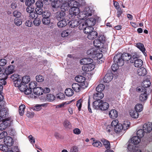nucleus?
Returning a JSON list of instances; mask_svg holds the SVG:
<instances>
[{
	"label": "nucleus",
	"instance_id": "11",
	"mask_svg": "<svg viewBox=\"0 0 152 152\" xmlns=\"http://www.w3.org/2000/svg\"><path fill=\"white\" fill-rule=\"evenodd\" d=\"M103 56L102 54L96 50L95 53L94 54L93 58L95 60H97L100 63H102L103 62V58H102Z\"/></svg>",
	"mask_w": 152,
	"mask_h": 152
},
{
	"label": "nucleus",
	"instance_id": "47",
	"mask_svg": "<svg viewBox=\"0 0 152 152\" xmlns=\"http://www.w3.org/2000/svg\"><path fill=\"white\" fill-rule=\"evenodd\" d=\"M25 106L24 104H22L19 106V112L21 115H23L24 113Z\"/></svg>",
	"mask_w": 152,
	"mask_h": 152
},
{
	"label": "nucleus",
	"instance_id": "25",
	"mask_svg": "<svg viewBox=\"0 0 152 152\" xmlns=\"http://www.w3.org/2000/svg\"><path fill=\"white\" fill-rule=\"evenodd\" d=\"M42 88L41 87H37L33 90L34 93L36 95H40L43 94Z\"/></svg>",
	"mask_w": 152,
	"mask_h": 152
},
{
	"label": "nucleus",
	"instance_id": "18",
	"mask_svg": "<svg viewBox=\"0 0 152 152\" xmlns=\"http://www.w3.org/2000/svg\"><path fill=\"white\" fill-rule=\"evenodd\" d=\"M75 80L77 82L81 83L82 86L85 85V78L82 75H78L75 78Z\"/></svg>",
	"mask_w": 152,
	"mask_h": 152
},
{
	"label": "nucleus",
	"instance_id": "30",
	"mask_svg": "<svg viewBox=\"0 0 152 152\" xmlns=\"http://www.w3.org/2000/svg\"><path fill=\"white\" fill-rule=\"evenodd\" d=\"M94 45L97 48H102L103 47L102 42L99 40L98 38L93 42Z\"/></svg>",
	"mask_w": 152,
	"mask_h": 152
},
{
	"label": "nucleus",
	"instance_id": "1",
	"mask_svg": "<svg viewBox=\"0 0 152 152\" xmlns=\"http://www.w3.org/2000/svg\"><path fill=\"white\" fill-rule=\"evenodd\" d=\"M60 7L61 9L64 10V11L68 10L69 7L71 8L75 9L79 7V3L74 0H62L60 1Z\"/></svg>",
	"mask_w": 152,
	"mask_h": 152
},
{
	"label": "nucleus",
	"instance_id": "46",
	"mask_svg": "<svg viewBox=\"0 0 152 152\" xmlns=\"http://www.w3.org/2000/svg\"><path fill=\"white\" fill-rule=\"evenodd\" d=\"M45 104H36L34 107L33 110L38 111L42 109V107H44L46 105Z\"/></svg>",
	"mask_w": 152,
	"mask_h": 152
},
{
	"label": "nucleus",
	"instance_id": "63",
	"mask_svg": "<svg viewBox=\"0 0 152 152\" xmlns=\"http://www.w3.org/2000/svg\"><path fill=\"white\" fill-rule=\"evenodd\" d=\"M36 8H42L43 6V3L42 1H39L36 2Z\"/></svg>",
	"mask_w": 152,
	"mask_h": 152
},
{
	"label": "nucleus",
	"instance_id": "36",
	"mask_svg": "<svg viewBox=\"0 0 152 152\" xmlns=\"http://www.w3.org/2000/svg\"><path fill=\"white\" fill-rule=\"evenodd\" d=\"M101 141L106 149H110V144L109 142L104 139H102Z\"/></svg>",
	"mask_w": 152,
	"mask_h": 152
},
{
	"label": "nucleus",
	"instance_id": "28",
	"mask_svg": "<svg viewBox=\"0 0 152 152\" xmlns=\"http://www.w3.org/2000/svg\"><path fill=\"white\" fill-rule=\"evenodd\" d=\"M109 107V104L106 102H104L102 101L101 105L100 106V110H107Z\"/></svg>",
	"mask_w": 152,
	"mask_h": 152
},
{
	"label": "nucleus",
	"instance_id": "19",
	"mask_svg": "<svg viewBox=\"0 0 152 152\" xmlns=\"http://www.w3.org/2000/svg\"><path fill=\"white\" fill-rule=\"evenodd\" d=\"M122 55L123 58L124 59V62L125 61H128L130 60V62L132 61L133 59H132V56L129 53H124Z\"/></svg>",
	"mask_w": 152,
	"mask_h": 152
},
{
	"label": "nucleus",
	"instance_id": "21",
	"mask_svg": "<svg viewBox=\"0 0 152 152\" xmlns=\"http://www.w3.org/2000/svg\"><path fill=\"white\" fill-rule=\"evenodd\" d=\"M93 60L89 58H85L80 60V63L82 64H84L85 65L89 64V63H92Z\"/></svg>",
	"mask_w": 152,
	"mask_h": 152
},
{
	"label": "nucleus",
	"instance_id": "17",
	"mask_svg": "<svg viewBox=\"0 0 152 152\" xmlns=\"http://www.w3.org/2000/svg\"><path fill=\"white\" fill-rule=\"evenodd\" d=\"M113 78V75L112 73L106 74L104 77L103 81L105 83H109L110 82Z\"/></svg>",
	"mask_w": 152,
	"mask_h": 152
},
{
	"label": "nucleus",
	"instance_id": "56",
	"mask_svg": "<svg viewBox=\"0 0 152 152\" xmlns=\"http://www.w3.org/2000/svg\"><path fill=\"white\" fill-rule=\"evenodd\" d=\"M8 149V148L7 146L4 145V144H0V150L4 152H7Z\"/></svg>",
	"mask_w": 152,
	"mask_h": 152
},
{
	"label": "nucleus",
	"instance_id": "64",
	"mask_svg": "<svg viewBox=\"0 0 152 152\" xmlns=\"http://www.w3.org/2000/svg\"><path fill=\"white\" fill-rule=\"evenodd\" d=\"M36 80L39 82H42L44 79V77L40 75L36 76Z\"/></svg>",
	"mask_w": 152,
	"mask_h": 152
},
{
	"label": "nucleus",
	"instance_id": "2",
	"mask_svg": "<svg viewBox=\"0 0 152 152\" xmlns=\"http://www.w3.org/2000/svg\"><path fill=\"white\" fill-rule=\"evenodd\" d=\"M141 138L138 136L133 137L131 139V142L128 145L129 152H142L136 146V145L139 143L141 141Z\"/></svg>",
	"mask_w": 152,
	"mask_h": 152
},
{
	"label": "nucleus",
	"instance_id": "53",
	"mask_svg": "<svg viewBox=\"0 0 152 152\" xmlns=\"http://www.w3.org/2000/svg\"><path fill=\"white\" fill-rule=\"evenodd\" d=\"M33 22L35 26H38L40 25L41 21L39 18L36 17L34 19Z\"/></svg>",
	"mask_w": 152,
	"mask_h": 152
},
{
	"label": "nucleus",
	"instance_id": "62",
	"mask_svg": "<svg viewBox=\"0 0 152 152\" xmlns=\"http://www.w3.org/2000/svg\"><path fill=\"white\" fill-rule=\"evenodd\" d=\"M130 125V122L128 121H124L123 123V129L124 130L127 129Z\"/></svg>",
	"mask_w": 152,
	"mask_h": 152
},
{
	"label": "nucleus",
	"instance_id": "29",
	"mask_svg": "<svg viewBox=\"0 0 152 152\" xmlns=\"http://www.w3.org/2000/svg\"><path fill=\"white\" fill-rule=\"evenodd\" d=\"M72 88L75 91L78 92L80 91L81 88V87L78 83H73L72 85Z\"/></svg>",
	"mask_w": 152,
	"mask_h": 152
},
{
	"label": "nucleus",
	"instance_id": "50",
	"mask_svg": "<svg viewBox=\"0 0 152 152\" xmlns=\"http://www.w3.org/2000/svg\"><path fill=\"white\" fill-rule=\"evenodd\" d=\"M63 125L65 128L67 129H69L71 127V125L70 122L68 121H65Z\"/></svg>",
	"mask_w": 152,
	"mask_h": 152
},
{
	"label": "nucleus",
	"instance_id": "55",
	"mask_svg": "<svg viewBox=\"0 0 152 152\" xmlns=\"http://www.w3.org/2000/svg\"><path fill=\"white\" fill-rule=\"evenodd\" d=\"M79 29L81 30L83 29L84 30L86 27L87 26L85 22L81 23L80 21L79 22Z\"/></svg>",
	"mask_w": 152,
	"mask_h": 152
},
{
	"label": "nucleus",
	"instance_id": "31",
	"mask_svg": "<svg viewBox=\"0 0 152 152\" xmlns=\"http://www.w3.org/2000/svg\"><path fill=\"white\" fill-rule=\"evenodd\" d=\"M20 91L22 92H24L26 94L28 95L30 94L32 91V90L29 88H28L27 86L26 85V86L23 87L22 89H21Z\"/></svg>",
	"mask_w": 152,
	"mask_h": 152
},
{
	"label": "nucleus",
	"instance_id": "9",
	"mask_svg": "<svg viewBox=\"0 0 152 152\" xmlns=\"http://www.w3.org/2000/svg\"><path fill=\"white\" fill-rule=\"evenodd\" d=\"M95 68V65L92 63H89L82 67L83 71L86 72L90 71L93 70Z\"/></svg>",
	"mask_w": 152,
	"mask_h": 152
},
{
	"label": "nucleus",
	"instance_id": "49",
	"mask_svg": "<svg viewBox=\"0 0 152 152\" xmlns=\"http://www.w3.org/2000/svg\"><path fill=\"white\" fill-rule=\"evenodd\" d=\"M105 131L108 133L112 134L114 131V128L111 125H108L106 127Z\"/></svg>",
	"mask_w": 152,
	"mask_h": 152
},
{
	"label": "nucleus",
	"instance_id": "13",
	"mask_svg": "<svg viewBox=\"0 0 152 152\" xmlns=\"http://www.w3.org/2000/svg\"><path fill=\"white\" fill-rule=\"evenodd\" d=\"M143 129L145 133L150 132L152 130V123L150 122L145 123L143 125Z\"/></svg>",
	"mask_w": 152,
	"mask_h": 152
},
{
	"label": "nucleus",
	"instance_id": "48",
	"mask_svg": "<svg viewBox=\"0 0 152 152\" xmlns=\"http://www.w3.org/2000/svg\"><path fill=\"white\" fill-rule=\"evenodd\" d=\"M145 133L144 130L143 129H139L137 131V136L141 138L144 136Z\"/></svg>",
	"mask_w": 152,
	"mask_h": 152
},
{
	"label": "nucleus",
	"instance_id": "22",
	"mask_svg": "<svg viewBox=\"0 0 152 152\" xmlns=\"http://www.w3.org/2000/svg\"><path fill=\"white\" fill-rule=\"evenodd\" d=\"M14 71V66L13 65H10L6 69L4 72L7 74L9 75L12 73Z\"/></svg>",
	"mask_w": 152,
	"mask_h": 152
},
{
	"label": "nucleus",
	"instance_id": "6",
	"mask_svg": "<svg viewBox=\"0 0 152 152\" xmlns=\"http://www.w3.org/2000/svg\"><path fill=\"white\" fill-rule=\"evenodd\" d=\"M99 18L97 16H93L92 17L89 18L86 20V24L87 26H92L95 24Z\"/></svg>",
	"mask_w": 152,
	"mask_h": 152
},
{
	"label": "nucleus",
	"instance_id": "15",
	"mask_svg": "<svg viewBox=\"0 0 152 152\" xmlns=\"http://www.w3.org/2000/svg\"><path fill=\"white\" fill-rule=\"evenodd\" d=\"M80 21V20L78 19H72L68 23V25L71 28H75L78 26Z\"/></svg>",
	"mask_w": 152,
	"mask_h": 152
},
{
	"label": "nucleus",
	"instance_id": "45",
	"mask_svg": "<svg viewBox=\"0 0 152 152\" xmlns=\"http://www.w3.org/2000/svg\"><path fill=\"white\" fill-rule=\"evenodd\" d=\"M136 45L137 48L144 53L145 49L143 44L141 43H138L136 44Z\"/></svg>",
	"mask_w": 152,
	"mask_h": 152
},
{
	"label": "nucleus",
	"instance_id": "32",
	"mask_svg": "<svg viewBox=\"0 0 152 152\" xmlns=\"http://www.w3.org/2000/svg\"><path fill=\"white\" fill-rule=\"evenodd\" d=\"M129 114L130 115L132 118H137L138 117V112L137 111H136V110L135 111L134 110H130L129 112Z\"/></svg>",
	"mask_w": 152,
	"mask_h": 152
},
{
	"label": "nucleus",
	"instance_id": "24",
	"mask_svg": "<svg viewBox=\"0 0 152 152\" xmlns=\"http://www.w3.org/2000/svg\"><path fill=\"white\" fill-rule=\"evenodd\" d=\"M98 35L97 32L95 31H93L87 35V38L89 39H93L96 38Z\"/></svg>",
	"mask_w": 152,
	"mask_h": 152
},
{
	"label": "nucleus",
	"instance_id": "41",
	"mask_svg": "<svg viewBox=\"0 0 152 152\" xmlns=\"http://www.w3.org/2000/svg\"><path fill=\"white\" fill-rule=\"evenodd\" d=\"M93 141L94 142L92 143V145L94 147L98 148L102 147V144L100 141L97 140H94Z\"/></svg>",
	"mask_w": 152,
	"mask_h": 152
},
{
	"label": "nucleus",
	"instance_id": "52",
	"mask_svg": "<svg viewBox=\"0 0 152 152\" xmlns=\"http://www.w3.org/2000/svg\"><path fill=\"white\" fill-rule=\"evenodd\" d=\"M43 18H50V13L48 11H43L41 14Z\"/></svg>",
	"mask_w": 152,
	"mask_h": 152
},
{
	"label": "nucleus",
	"instance_id": "4",
	"mask_svg": "<svg viewBox=\"0 0 152 152\" xmlns=\"http://www.w3.org/2000/svg\"><path fill=\"white\" fill-rule=\"evenodd\" d=\"M80 11V10L79 8H76L75 9L70 8L69 11V18L72 19L76 18L78 19Z\"/></svg>",
	"mask_w": 152,
	"mask_h": 152
},
{
	"label": "nucleus",
	"instance_id": "5",
	"mask_svg": "<svg viewBox=\"0 0 152 152\" xmlns=\"http://www.w3.org/2000/svg\"><path fill=\"white\" fill-rule=\"evenodd\" d=\"M122 56V54L119 53L116 54L113 58L115 63H116L120 66H122L124 63Z\"/></svg>",
	"mask_w": 152,
	"mask_h": 152
},
{
	"label": "nucleus",
	"instance_id": "39",
	"mask_svg": "<svg viewBox=\"0 0 152 152\" xmlns=\"http://www.w3.org/2000/svg\"><path fill=\"white\" fill-rule=\"evenodd\" d=\"M57 24V25L59 28H62L66 25L67 23L65 20H59Z\"/></svg>",
	"mask_w": 152,
	"mask_h": 152
},
{
	"label": "nucleus",
	"instance_id": "60",
	"mask_svg": "<svg viewBox=\"0 0 152 152\" xmlns=\"http://www.w3.org/2000/svg\"><path fill=\"white\" fill-rule=\"evenodd\" d=\"M79 7H82L83 9H84L85 7H88L86 5H85L86 2L84 0H79Z\"/></svg>",
	"mask_w": 152,
	"mask_h": 152
},
{
	"label": "nucleus",
	"instance_id": "51",
	"mask_svg": "<svg viewBox=\"0 0 152 152\" xmlns=\"http://www.w3.org/2000/svg\"><path fill=\"white\" fill-rule=\"evenodd\" d=\"M46 98L47 100L48 101L52 102L55 99V97L53 95L49 94L47 95Z\"/></svg>",
	"mask_w": 152,
	"mask_h": 152
},
{
	"label": "nucleus",
	"instance_id": "37",
	"mask_svg": "<svg viewBox=\"0 0 152 152\" xmlns=\"http://www.w3.org/2000/svg\"><path fill=\"white\" fill-rule=\"evenodd\" d=\"M72 101H67L64 102H63L61 104H60L56 106V108H61L62 107H64L66 106L67 105L69 104H70L72 102Z\"/></svg>",
	"mask_w": 152,
	"mask_h": 152
},
{
	"label": "nucleus",
	"instance_id": "38",
	"mask_svg": "<svg viewBox=\"0 0 152 152\" xmlns=\"http://www.w3.org/2000/svg\"><path fill=\"white\" fill-rule=\"evenodd\" d=\"M65 93L66 96H71L73 95L74 91L72 89L68 88L65 90Z\"/></svg>",
	"mask_w": 152,
	"mask_h": 152
},
{
	"label": "nucleus",
	"instance_id": "27",
	"mask_svg": "<svg viewBox=\"0 0 152 152\" xmlns=\"http://www.w3.org/2000/svg\"><path fill=\"white\" fill-rule=\"evenodd\" d=\"M137 72L138 75L141 76H144L147 74V71L146 69L143 68L138 69Z\"/></svg>",
	"mask_w": 152,
	"mask_h": 152
},
{
	"label": "nucleus",
	"instance_id": "44",
	"mask_svg": "<svg viewBox=\"0 0 152 152\" xmlns=\"http://www.w3.org/2000/svg\"><path fill=\"white\" fill-rule=\"evenodd\" d=\"M42 22L44 25H48L50 23V18H43L42 19Z\"/></svg>",
	"mask_w": 152,
	"mask_h": 152
},
{
	"label": "nucleus",
	"instance_id": "12",
	"mask_svg": "<svg viewBox=\"0 0 152 152\" xmlns=\"http://www.w3.org/2000/svg\"><path fill=\"white\" fill-rule=\"evenodd\" d=\"M62 11L57 13L56 15V19L58 20H65L66 14L64 10L61 9Z\"/></svg>",
	"mask_w": 152,
	"mask_h": 152
},
{
	"label": "nucleus",
	"instance_id": "34",
	"mask_svg": "<svg viewBox=\"0 0 152 152\" xmlns=\"http://www.w3.org/2000/svg\"><path fill=\"white\" fill-rule=\"evenodd\" d=\"M123 129V127L122 125L120 123L114 128V131L116 133L120 132Z\"/></svg>",
	"mask_w": 152,
	"mask_h": 152
},
{
	"label": "nucleus",
	"instance_id": "43",
	"mask_svg": "<svg viewBox=\"0 0 152 152\" xmlns=\"http://www.w3.org/2000/svg\"><path fill=\"white\" fill-rule=\"evenodd\" d=\"M96 49L92 48L88 50L87 52V54L89 56L93 58L94 54L95 53Z\"/></svg>",
	"mask_w": 152,
	"mask_h": 152
},
{
	"label": "nucleus",
	"instance_id": "20",
	"mask_svg": "<svg viewBox=\"0 0 152 152\" xmlns=\"http://www.w3.org/2000/svg\"><path fill=\"white\" fill-rule=\"evenodd\" d=\"M109 115L111 118L115 119L117 117L118 113L115 110L112 109L109 112Z\"/></svg>",
	"mask_w": 152,
	"mask_h": 152
},
{
	"label": "nucleus",
	"instance_id": "59",
	"mask_svg": "<svg viewBox=\"0 0 152 152\" xmlns=\"http://www.w3.org/2000/svg\"><path fill=\"white\" fill-rule=\"evenodd\" d=\"M15 24L17 26H20L21 25L22 22L21 20L19 18H16L14 20Z\"/></svg>",
	"mask_w": 152,
	"mask_h": 152
},
{
	"label": "nucleus",
	"instance_id": "58",
	"mask_svg": "<svg viewBox=\"0 0 152 152\" xmlns=\"http://www.w3.org/2000/svg\"><path fill=\"white\" fill-rule=\"evenodd\" d=\"M36 86V83L35 82H31L28 85L29 88L31 89V90H34L35 88V87Z\"/></svg>",
	"mask_w": 152,
	"mask_h": 152
},
{
	"label": "nucleus",
	"instance_id": "8",
	"mask_svg": "<svg viewBox=\"0 0 152 152\" xmlns=\"http://www.w3.org/2000/svg\"><path fill=\"white\" fill-rule=\"evenodd\" d=\"M132 59H133L131 63H134V65L135 67H140L142 66L143 62L140 59L138 58L136 55H134L132 56Z\"/></svg>",
	"mask_w": 152,
	"mask_h": 152
},
{
	"label": "nucleus",
	"instance_id": "23",
	"mask_svg": "<svg viewBox=\"0 0 152 152\" xmlns=\"http://www.w3.org/2000/svg\"><path fill=\"white\" fill-rule=\"evenodd\" d=\"M102 101L96 100L93 102V107L96 110H100V106L101 105Z\"/></svg>",
	"mask_w": 152,
	"mask_h": 152
},
{
	"label": "nucleus",
	"instance_id": "54",
	"mask_svg": "<svg viewBox=\"0 0 152 152\" xmlns=\"http://www.w3.org/2000/svg\"><path fill=\"white\" fill-rule=\"evenodd\" d=\"M83 101L82 99H80L77 101L76 106L78 108L79 111L80 110L82 107Z\"/></svg>",
	"mask_w": 152,
	"mask_h": 152
},
{
	"label": "nucleus",
	"instance_id": "33",
	"mask_svg": "<svg viewBox=\"0 0 152 152\" xmlns=\"http://www.w3.org/2000/svg\"><path fill=\"white\" fill-rule=\"evenodd\" d=\"M143 105L140 103L137 104L135 106L134 109L138 112H141L143 110Z\"/></svg>",
	"mask_w": 152,
	"mask_h": 152
},
{
	"label": "nucleus",
	"instance_id": "35",
	"mask_svg": "<svg viewBox=\"0 0 152 152\" xmlns=\"http://www.w3.org/2000/svg\"><path fill=\"white\" fill-rule=\"evenodd\" d=\"M94 28L92 26H86L84 30H83V31L85 34H88L91 32H92V31L94 30Z\"/></svg>",
	"mask_w": 152,
	"mask_h": 152
},
{
	"label": "nucleus",
	"instance_id": "42",
	"mask_svg": "<svg viewBox=\"0 0 152 152\" xmlns=\"http://www.w3.org/2000/svg\"><path fill=\"white\" fill-rule=\"evenodd\" d=\"M104 86L102 84H100L96 88V90L98 92L102 93L104 88Z\"/></svg>",
	"mask_w": 152,
	"mask_h": 152
},
{
	"label": "nucleus",
	"instance_id": "3",
	"mask_svg": "<svg viewBox=\"0 0 152 152\" xmlns=\"http://www.w3.org/2000/svg\"><path fill=\"white\" fill-rule=\"evenodd\" d=\"M94 12V11L90 10L89 7H85L83 9V11H80L78 19L80 20L85 19L92 15Z\"/></svg>",
	"mask_w": 152,
	"mask_h": 152
},
{
	"label": "nucleus",
	"instance_id": "61",
	"mask_svg": "<svg viewBox=\"0 0 152 152\" xmlns=\"http://www.w3.org/2000/svg\"><path fill=\"white\" fill-rule=\"evenodd\" d=\"M35 2V0H26L25 2L26 5L27 6H30Z\"/></svg>",
	"mask_w": 152,
	"mask_h": 152
},
{
	"label": "nucleus",
	"instance_id": "26",
	"mask_svg": "<svg viewBox=\"0 0 152 152\" xmlns=\"http://www.w3.org/2000/svg\"><path fill=\"white\" fill-rule=\"evenodd\" d=\"M104 96V94L102 93L97 92L94 95L93 98L96 100H99L102 98Z\"/></svg>",
	"mask_w": 152,
	"mask_h": 152
},
{
	"label": "nucleus",
	"instance_id": "40",
	"mask_svg": "<svg viewBox=\"0 0 152 152\" xmlns=\"http://www.w3.org/2000/svg\"><path fill=\"white\" fill-rule=\"evenodd\" d=\"M24 85L28 83L30 80V79L29 76H25L23 77L21 79Z\"/></svg>",
	"mask_w": 152,
	"mask_h": 152
},
{
	"label": "nucleus",
	"instance_id": "10",
	"mask_svg": "<svg viewBox=\"0 0 152 152\" xmlns=\"http://www.w3.org/2000/svg\"><path fill=\"white\" fill-rule=\"evenodd\" d=\"M14 82L15 86L18 87L20 90L23 87L26 86V85H24L21 79L20 78L15 79V80H14Z\"/></svg>",
	"mask_w": 152,
	"mask_h": 152
},
{
	"label": "nucleus",
	"instance_id": "57",
	"mask_svg": "<svg viewBox=\"0 0 152 152\" xmlns=\"http://www.w3.org/2000/svg\"><path fill=\"white\" fill-rule=\"evenodd\" d=\"M98 39L101 42H102V45L103 46L104 43L106 41V39L104 35H101L99 36Z\"/></svg>",
	"mask_w": 152,
	"mask_h": 152
},
{
	"label": "nucleus",
	"instance_id": "7",
	"mask_svg": "<svg viewBox=\"0 0 152 152\" xmlns=\"http://www.w3.org/2000/svg\"><path fill=\"white\" fill-rule=\"evenodd\" d=\"M1 106L0 105V113L1 115L5 118L6 120L10 121L11 118L8 116V110L7 108H3L1 109Z\"/></svg>",
	"mask_w": 152,
	"mask_h": 152
},
{
	"label": "nucleus",
	"instance_id": "16",
	"mask_svg": "<svg viewBox=\"0 0 152 152\" xmlns=\"http://www.w3.org/2000/svg\"><path fill=\"white\" fill-rule=\"evenodd\" d=\"M148 98V95L147 94L146 90L144 89V91H142V93L139 96V100L142 102L145 101Z\"/></svg>",
	"mask_w": 152,
	"mask_h": 152
},
{
	"label": "nucleus",
	"instance_id": "14",
	"mask_svg": "<svg viewBox=\"0 0 152 152\" xmlns=\"http://www.w3.org/2000/svg\"><path fill=\"white\" fill-rule=\"evenodd\" d=\"M4 142L5 145L10 147L12 146L14 143L13 139L10 136L5 137Z\"/></svg>",
	"mask_w": 152,
	"mask_h": 152
}]
</instances>
